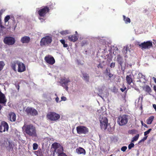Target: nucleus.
<instances>
[{"instance_id": "10", "label": "nucleus", "mask_w": 156, "mask_h": 156, "mask_svg": "<svg viewBox=\"0 0 156 156\" xmlns=\"http://www.w3.org/2000/svg\"><path fill=\"white\" fill-rule=\"evenodd\" d=\"M9 128L8 124L6 122L0 120V133L8 131Z\"/></svg>"}, {"instance_id": "11", "label": "nucleus", "mask_w": 156, "mask_h": 156, "mask_svg": "<svg viewBox=\"0 0 156 156\" xmlns=\"http://www.w3.org/2000/svg\"><path fill=\"white\" fill-rule=\"evenodd\" d=\"M70 82V80L69 78H64L61 80L60 83L61 84L62 86L67 91L68 89V83Z\"/></svg>"}, {"instance_id": "27", "label": "nucleus", "mask_w": 156, "mask_h": 156, "mask_svg": "<svg viewBox=\"0 0 156 156\" xmlns=\"http://www.w3.org/2000/svg\"><path fill=\"white\" fill-rule=\"evenodd\" d=\"M60 145L59 144H58L57 143H54L52 145V147L55 150H56L57 148H59V146H60Z\"/></svg>"}, {"instance_id": "52", "label": "nucleus", "mask_w": 156, "mask_h": 156, "mask_svg": "<svg viewBox=\"0 0 156 156\" xmlns=\"http://www.w3.org/2000/svg\"><path fill=\"white\" fill-rule=\"evenodd\" d=\"M147 136H144L143 138V140H144V141H145V140H146L147 139Z\"/></svg>"}, {"instance_id": "7", "label": "nucleus", "mask_w": 156, "mask_h": 156, "mask_svg": "<svg viewBox=\"0 0 156 156\" xmlns=\"http://www.w3.org/2000/svg\"><path fill=\"white\" fill-rule=\"evenodd\" d=\"M16 40L14 37L11 36H6L4 39V43L8 45H12L16 42Z\"/></svg>"}, {"instance_id": "26", "label": "nucleus", "mask_w": 156, "mask_h": 156, "mask_svg": "<svg viewBox=\"0 0 156 156\" xmlns=\"http://www.w3.org/2000/svg\"><path fill=\"white\" fill-rule=\"evenodd\" d=\"M108 76V79L110 80H114L116 77L115 75L109 73L107 75Z\"/></svg>"}, {"instance_id": "4", "label": "nucleus", "mask_w": 156, "mask_h": 156, "mask_svg": "<svg viewBox=\"0 0 156 156\" xmlns=\"http://www.w3.org/2000/svg\"><path fill=\"white\" fill-rule=\"evenodd\" d=\"M129 119V117L128 115H123L119 116L117 120V122L119 125L123 126L126 124Z\"/></svg>"}, {"instance_id": "39", "label": "nucleus", "mask_w": 156, "mask_h": 156, "mask_svg": "<svg viewBox=\"0 0 156 156\" xmlns=\"http://www.w3.org/2000/svg\"><path fill=\"white\" fill-rule=\"evenodd\" d=\"M122 86L123 87L122 88H121L120 90L122 92H123L126 89V87L125 86L124 84H123Z\"/></svg>"}, {"instance_id": "48", "label": "nucleus", "mask_w": 156, "mask_h": 156, "mask_svg": "<svg viewBox=\"0 0 156 156\" xmlns=\"http://www.w3.org/2000/svg\"><path fill=\"white\" fill-rule=\"evenodd\" d=\"M98 67V68H101V69H102L103 68V66H102V65L100 63L99 64L98 66H97Z\"/></svg>"}, {"instance_id": "8", "label": "nucleus", "mask_w": 156, "mask_h": 156, "mask_svg": "<svg viewBox=\"0 0 156 156\" xmlns=\"http://www.w3.org/2000/svg\"><path fill=\"white\" fill-rule=\"evenodd\" d=\"M27 115L31 116H35L38 115L37 110L33 108L28 107L25 110Z\"/></svg>"}, {"instance_id": "12", "label": "nucleus", "mask_w": 156, "mask_h": 156, "mask_svg": "<svg viewBox=\"0 0 156 156\" xmlns=\"http://www.w3.org/2000/svg\"><path fill=\"white\" fill-rule=\"evenodd\" d=\"M50 9L47 6L40 9L38 12V14L40 16L44 17L46 14L49 12Z\"/></svg>"}, {"instance_id": "54", "label": "nucleus", "mask_w": 156, "mask_h": 156, "mask_svg": "<svg viewBox=\"0 0 156 156\" xmlns=\"http://www.w3.org/2000/svg\"><path fill=\"white\" fill-rule=\"evenodd\" d=\"M144 97L143 95H142L141 96H140L139 97V98H141V101H142Z\"/></svg>"}, {"instance_id": "18", "label": "nucleus", "mask_w": 156, "mask_h": 156, "mask_svg": "<svg viewBox=\"0 0 156 156\" xmlns=\"http://www.w3.org/2000/svg\"><path fill=\"white\" fill-rule=\"evenodd\" d=\"M117 60L120 66L122 68L123 63V60L122 57L120 55H118L117 56Z\"/></svg>"}, {"instance_id": "1", "label": "nucleus", "mask_w": 156, "mask_h": 156, "mask_svg": "<svg viewBox=\"0 0 156 156\" xmlns=\"http://www.w3.org/2000/svg\"><path fill=\"white\" fill-rule=\"evenodd\" d=\"M23 129L26 134L29 136H37L36 128L32 124L24 125L23 127Z\"/></svg>"}, {"instance_id": "59", "label": "nucleus", "mask_w": 156, "mask_h": 156, "mask_svg": "<svg viewBox=\"0 0 156 156\" xmlns=\"http://www.w3.org/2000/svg\"><path fill=\"white\" fill-rule=\"evenodd\" d=\"M112 156V154H111V155H110L109 156Z\"/></svg>"}, {"instance_id": "20", "label": "nucleus", "mask_w": 156, "mask_h": 156, "mask_svg": "<svg viewBox=\"0 0 156 156\" xmlns=\"http://www.w3.org/2000/svg\"><path fill=\"white\" fill-rule=\"evenodd\" d=\"M20 61L16 60L15 61H13L11 62V66L12 68L15 71H16V64H17L18 65V64L19 63V62Z\"/></svg>"}, {"instance_id": "5", "label": "nucleus", "mask_w": 156, "mask_h": 156, "mask_svg": "<svg viewBox=\"0 0 156 156\" xmlns=\"http://www.w3.org/2000/svg\"><path fill=\"white\" fill-rule=\"evenodd\" d=\"M46 117L48 120L56 121L60 119V116L59 114L55 112H50L47 115Z\"/></svg>"}, {"instance_id": "58", "label": "nucleus", "mask_w": 156, "mask_h": 156, "mask_svg": "<svg viewBox=\"0 0 156 156\" xmlns=\"http://www.w3.org/2000/svg\"><path fill=\"white\" fill-rule=\"evenodd\" d=\"M39 19H40V20H41V19H42L43 20V19H42L40 17H39Z\"/></svg>"}, {"instance_id": "40", "label": "nucleus", "mask_w": 156, "mask_h": 156, "mask_svg": "<svg viewBox=\"0 0 156 156\" xmlns=\"http://www.w3.org/2000/svg\"><path fill=\"white\" fill-rule=\"evenodd\" d=\"M135 130L134 129L129 130L128 131V133L130 134H133L135 133Z\"/></svg>"}, {"instance_id": "49", "label": "nucleus", "mask_w": 156, "mask_h": 156, "mask_svg": "<svg viewBox=\"0 0 156 156\" xmlns=\"http://www.w3.org/2000/svg\"><path fill=\"white\" fill-rule=\"evenodd\" d=\"M61 100L62 101H65L66 100V98L64 97H62L61 98Z\"/></svg>"}, {"instance_id": "38", "label": "nucleus", "mask_w": 156, "mask_h": 156, "mask_svg": "<svg viewBox=\"0 0 156 156\" xmlns=\"http://www.w3.org/2000/svg\"><path fill=\"white\" fill-rule=\"evenodd\" d=\"M134 146V144L133 143H131L128 146V147L129 149H131L132 147H133Z\"/></svg>"}, {"instance_id": "28", "label": "nucleus", "mask_w": 156, "mask_h": 156, "mask_svg": "<svg viewBox=\"0 0 156 156\" xmlns=\"http://www.w3.org/2000/svg\"><path fill=\"white\" fill-rule=\"evenodd\" d=\"M123 20L125 21L126 23H130V18L128 17H126L124 15L123 16Z\"/></svg>"}, {"instance_id": "2", "label": "nucleus", "mask_w": 156, "mask_h": 156, "mask_svg": "<svg viewBox=\"0 0 156 156\" xmlns=\"http://www.w3.org/2000/svg\"><path fill=\"white\" fill-rule=\"evenodd\" d=\"M100 121L101 127L102 130H107L110 133H112L113 129L111 127L110 124L108 123V119L107 118L102 117Z\"/></svg>"}, {"instance_id": "34", "label": "nucleus", "mask_w": 156, "mask_h": 156, "mask_svg": "<svg viewBox=\"0 0 156 156\" xmlns=\"http://www.w3.org/2000/svg\"><path fill=\"white\" fill-rule=\"evenodd\" d=\"M60 33L62 35H65L68 34V31L67 30L62 31L60 32Z\"/></svg>"}, {"instance_id": "32", "label": "nucleus", "mask_w": 156, "mask_h": 156, "mask_svg": "<svg viewBox=\"0 0 156 156\" xmlns=\"http://www.w3.org/2000/svg\"><path fill=\"white\" fill-rule=\"evenodd\" d=\"M5 65V63L3 61H0V71L2 69Z\"/></svg>"}, {"instance_id": "42", "label": "nucleus", "mask_w": 156, "mask_h": 156, "mask_svg": "<svg viewBox=\"0 0 156 156\" xmlns=\"http://www.w3.org/2000/svg\"><path fill=\"white\" fill-rule=\"evenodd\" d=\"M127 149V147L126 146H123L121 148V150L123 152L125 151Z\"/></svg>"}, {"instance_id": "56", "label": "nucleus", "mask_w": 156, "mask_h": 156, "mask_svg": "<svg viewBox=\"0 0 156 156\" xmlns=\"http://www.w3.org/2000/svg\"><path fill=\"white\" fill-rule=\"evenodd\" d=\"M144 141V140H143V139H141L140 140L139 142V143H140V142H142V141Z\"/></svg>"}, {"instance_id": "14", "label": "nucleus", "mask_w": 156, "mask_h": 156, "mask_svg": "<svg viewBox=\"0 0 156 156\" xmlns=\"http://www.w3.org/2000/svg\"><path fill=\"white\" fill-rule=\"evenodd\" d=\"M44 60L47 63L50 65H53L55 62V60L53 57L45 56Z\"/></svg>"}, {"instance_id": "24", "label": "nucleus", "mask_w": 156, "mask_h": 156, "mask_svg": "<svg viewBox=\"0 0 156 156\" xmlns=\"http://www.w3.org/2000/svg\"><path fill=\"white\" fill-rule=\"evenodd\" d=\"M3 12V11L2 9H1L0 10V29L4 28H5V27L2 25V23L1 20L2 15Z\"/></svg>"}, {"instance_id": "33", "label": "nucleus", "mask_w": 156, "mask_h": 156, "mask_svg": "<svg viewBox=\"0 0 156 156\" xmlns=\"http://www.w3.org/2000/svg\"><path fill=\"white\" fill-rule=\"evenodd\" d=\"M35 153L37 156H41V155L42 154L41 149L38 150L37 151H35Z\"/></svg>"}, {"instance_id": "41", "label": "nucleus", "mask_w": 156, "mask_h": 156, "mask_svg": "<svg viewBox=\"0 0 156 156\" xmlns=\"http://www.w3.org/2000/svg\"><path fill=\"white\" fill-rule=\"evenodd\" d=\"M140 78H144L145 76L142 73H139L138 74Z\"/></svg>"}, {"instance_id": "50", "label": "nucleus", "mask_w": 156, "mask_h": 156, "mask_svg": "<svg viewBox=\"0 0 156 156\" xmlns=\"http://www.w3.org/2000/svg\"><path fill=\"white\" fill-rule=\"evenodd\" d=\"M59 100V98L58 97H57L55 98V101L57 102H58Z\"/></svg>"}, {"instance_id": "46", "label": "nucleus", "mask_w": 156, "mask_h": 156, "mask_svg": "<svg viewBox=\"0 0 156 156\" xmlns=\"http://www.w3.org/2000/svg\"><path fill=\"white\" fill-rule=\"evenodd\" d=\"M115 63L112 62L110 66L111 68H113L115 66Z\"/></svg>"}, {"instance_id": "57", "label": "nucleus", "mask_w": 156, "mask_h": 156, "mask_svg": "<svg viewBox=\"0 0 156 156\" xmlns=\"http://www.w3.org/2000/svg\"><path fill=\"white\" fill-rule=\"evenodd\" d=\"M2 108V106L1 105H0V110H1Z\"/></svg>"}, {"instance_id": "36", "label": "nucleus", "mask_w": 156, "mask_h": 156, "mask_svg": "<svg viewBox=\"0 0 156 156\" xmlns=\"http://www.w3.org/2000/svg\"><path fill=\"white\" fill-rule=\"evenodd\" d=\"M38 144L36 143H34L33 145V149L34 150H36L38 147Z\"/></svg>"}, {"instance_id": "29", "label": "nucleus", "mask_w": 156, "mask_h": 156, "mask_svg": "<svg viewBox=\"0 0 156 156\" xmlns=\"http://www.w3.org/2000/svg\"><path fill=\"white\" fill-rule=\"evenodd\" d=\"M84 80L87 81H88L89 80V76L88 74L84 73L83 74Z\"/></svg>"}, {"instance_id": "47", "label": "nucleus", "mask_w": 156, "mask_h": 156, "mask_svg": "<svg viewBox=\"0 0 156 156\" xmlns=\"http://www.w3.org/2000/svg\"><path fill=\"white\" fill-rule=\"evenodd\" d=\"M124 49H125V51H126V52H125L126 53H127L128 50L129 51V49L128 47V46H126V47H125L124 48Z\"/></svg>"}, {"instance_id": "3", "label": "nucleus", "mask_w": 156, "mask_h": 156, "mask_svg": "<svg viewBox=\"0 0 156 156\" xmlns=\"http://www.w3.org/2000/svg\"><path fill=\"white\" fill-rule=\"evenodd\" d=\"M52 41V37L49 35H47L41 39L40 44L41 46H48Z\"/></svg>"}, {"instance_id": "45", "label": "nucleus", "mask_w": 156, "mask_h": 156, "mask_svg": "<svg viewBox=\"0 0 156 156\" xmlns=\"http://www.w3.org/2000/svg\"><path fill=\"white\" fill-rule=\"evenodd\" d=\"M141 123L142 125L143 126L147 128L148 127V126L145 124L142 121H141Z\"/></svg>"}, {"instance_id": "53", "label": "nucleus", "mask_w": 156, "mask_h": 156, "mask_svg": "<svg viewBox=\"0 0 156 156\" xmlns=\"http://www.w3.org/2000/svg\"><path fill=\"white\" fill-rule=\"evenodd\" d=\"M153 79L154 80V82L156 83V78L154 77H153Z\"/></svg>"}, {"instance_id": "31", "label": "nucleus", "mask_w": 156, "mask_h": 156, "mask_svg": "<svg viewBox=\"0 0 156 156\" xmlns=\"http://www.w3.org/2000/svg\"><path fill=\"white\" fill-rule=\"evenodd\" d=\"M60 42L61 43L63 44V47L64 48H67L68 47V44L65 43V40L62 39L60 40Z\"/></svg>"}, {"instance_id": "19", "label": "nucleus", "mask_w": 156, "mask_h": 156, "mask_svg": "<svg viewBox=\"0 0 156 156\" xmlns=\"http://www.w3.org/2000/svg\"><path fill=\"white\" fill-rule=\"evenodd\" d=\"M68 38L69 41L73 42H75L78 40L77 36L75 34L69 35Z\"/></svg>"}, {"instance_id": "30", "label": "nucleus", "mask_w": 156, "mask_h": 156, "mask_svg": "<svg viewBox=\"0 0 156 156\" xmlns=\"http://www.w3.org/2000/svg\"><path fill=\"white\" fill-rule=\"evenodd\" d=\"M139 136V134H137L136 135L133 137L132 140L131 142H134L135 141H136L138 139Z\"/></svg>"}, {"instance_id": "23", "label": "nucleus", "mask_w": 156, "mask_h": 156, "mask_svg": "<svg viewBox=\"0 0 156 156\" xmlns=\"http://www.w3.org/2000/svg\"><path fill=\"white\" fill-rule=\"evenodd\" d=\"M143 89L146 92L148 93H150L152 91L151 87L147 85L144 86Z\"/></svg>"}, {"instance_id": "9", "label": "nucleus", "mask_w": 156, "mask_h": 156, "mask_svg": "<svg viewBox=\"0 0 156 156\" xmlns=\"http://www.w3.org/2000/svg\"><path fill=\"white\" fill-rule=\"evenodd\" d=\"M76 130L77 133L79 134H87L89 132V129L86 127L80 126L76 127Z\"/></svg>"}, {"instance_id": "51", "label": "nucleus", "mask_w": 156, "mask_h": 156, "mask_svg": "<svg viewBox=\"0 0 156 156\" xmlns=\"http://www.w3.org/2000/svg\"><path fill=\"white\" fill-rule=\"evenodd\" d=\"M153 107L155 109V111L156 112V105L155 104H153Z\"/></svg>"}, {"instance_id": "25", "label": "nucleus", "mask_w": 156, "mask_h": 156, "mask_svg": "<svg viewBox=\"0 0 156 156\" xmlns=\"http://www.w3.org/2000/svg\"><path fill=\"white\" fill-rule=\"evenodd\" d=\"M55 151H56L58 153V155H59V154L60 153H63V147L61 145L60 146H59V148H57Z\"/></svg>"}, {"instance_id": "43", "label": "nucleus", "mask_w": 156, "mask_h": 156, "mask_svg": "<svg viewBox=\"0 0 156 156\" xmlns=\"http://www.w3.org/2000/svg\"><path fill=\"white\" fill-rule=\"evenodd\" d=\"M105 73L106 75H108L109 73H110V70L108 69V68H106L105 69Z\"/></svg>"}, {"instance_id": "44", "label": "nucleus", "mask_w": 156, "mask_h": 156, "mask_svg": "<svg viewBox=\"0 0 156 156\" xmlns=\"http://www.w3.org/2000/svg\"><path fill=\"white\" fill-rule=\"evenodd\" d=\"M58 156H68L64 153H62L59 154Z\"/></svg>"}, {"instance_id": "55", "label": "nucleus", "mask_w": 156, "mask_h": 156, "mask_svg": "<svg viewBox=\"0 0 156 156\" xmlns=\"http://www.w3.org/2000/svg\"><path fill=\"white\" fill-rule=\"evenodd\" d=\"M154 90L156 92V86H154Z\"/></svg>"}, {"instance_id": "15", "label": "nucleus", "mask_w": 156, "mask_h": 156, "mask_svg": "<svg viewBox=\"0 0 156 156\" xmlns=\"http://www.w3.org/2000/svg\"><path fill=\"white\" fill-rule=\"evenodd\" d=\"M18 71L19 72L21 73L25 71L26 67L25 65L23 63L20 62L18 64Z\"/></svg>"}, {"instance_id": "21", "label": "nucleus", "mask_w": 156, "mask_h": 156, "mask_svg": "<svg viewBox=\"0 0 156 156\" xmlns=\"http://www.w3.org/2000/svg\"><path fill=\"white\" fill-rule=\"evenodd\" d=\"M77 153L79 154H85L86 152L84 149L82 147H79L76 149Z\"/></svg>"}, {"instance_id": "60", "label": "nucleus", "mask_w": 156, "mask_h": 156, "mask_svg": "<svg viewBox=\"0 0 156 156\" xmlns=\"http://www.w3.org/2000/svg\"><path fill=\"white\" fill-rule=\"evenodd\" d=\"M75 33H77V32L76 31V32H75Z\"/></svg>"}, {"instance_id": "13", "label": "nucleus", "mask_w": 156, "mask_h": 156, "mask_svg": "<svg viewBox=\"0 0 156 156\" xmlns=\"http://www.w3.org/2000/svg\"><path fill=\"white\" fill-rule=\"evenodd\" d=\"M7 117L8 119L12 122H15L16 120V116L13 112H9L8 114Z\"/></svg>"}, {"instance_id": "35", "label": "nucleus", "mask_w": 156, "mask_h": 156, "mask_svg": "<svg viewBox=\"0 0 156 156\" xmlns=\"http://www.w3.org/2000/svg\"><path fill=\"white\" fill-rule=\"evenodd\" d=\"M10 19V16L9 15H7L4 19V22L6 23Z\"/></svg>"}, {"instance_id": "17", "label": "nucleus", "mask_w": 156, "mask_h": 156, "mask_svg": "<svg viewBox=\"0 0 156 156\" xmlns=\"http://www.w3.org/2000/svg\"><path fill=\"white\" fill-rule=\"evenodd\" d=\"M30 40V38L29 37L25 36L21 38L20 41L23 44H27L29 42Z\"/></svg>"}, {"instance_id": "22", "label": "nucleus", "mask_w": 156, "mask_h": 156, "mask_svg": "<svg viewBox=\"0 0 156 156\" xmlns=\"http://www.w3.org/2000/svg\"><path fill=\"white\" fill-rule=\"evenodd\" d=\"M154 118V116H150L146 120V122L147 124H151L152 123Z\"/></svg>"}, {"instance_id": "16", "label": "nucleus", "mask_w": 156, "mask_h": 156, "mask_svg": "<svg viewBox=\"0 0 156 156\" xmlns=\"http://www.w3.org/2000/svg\"><path fill=\"white\" fill-rule=\"evenodd\" d=\"M126 80L127 84L130 85L133 81L132 75L130 74L129 75H126Z\"/></svg>"}, {"instance_id": "37", "label": "nucleus", "mask_w": 156, "mask_h": 156, "mask_svg": "<svg viewBox=\"0 0 156 156\" xmlns=\"http://www.w3.org/2000/svg\"><path fill=\"white\" fill-rule=\"evenodd\" d=\"M151 129H149L147 131H145L144 132V135L145 136H146L148 134L150 133L151 131Z\"/></svg>"}, {"instance_id": "6", "label": "nucleus", "mask_w": 156, "mask_h": 156, "mask_svg": "<svg viewBox=\"0 0 156 156\" xmlns=\"http://www.w3.org/2000/svg\"><path fill=\"white\" fill-rule=\"evenodd\" d=\"M137 45L142 50L149 49L153 46L152 42L151 41H147L140 43V42H137Z\"/></svg>"}]
</instances>
